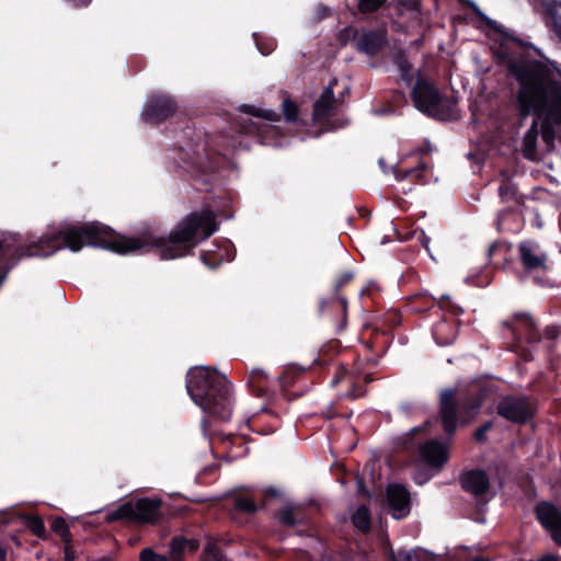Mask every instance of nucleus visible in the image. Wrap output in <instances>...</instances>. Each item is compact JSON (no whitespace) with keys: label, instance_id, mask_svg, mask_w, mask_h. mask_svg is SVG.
I'll list each match as a JSON object with an SVG mask.
<instances>
[{"label":"nucleus","instance_id":"45","mask_svg":"<svg viewBox=\"0 0 561 561\" xmlns=\"http://www.w3.org/2000/svg\"><path fill=\"white\" fill-rule=\"evenodd\" d=\"M283 114L288 123H295L298 118L299 110L295 102L290 99H285L283 102Z\"/></svg>","mask_w":561,"mask_h":561},{"label":"nucleus","instance_id":"47","mask_svg":"<svg viewBox=\"0 0 561 561\" xmlns=\"http://www.w3.org/2000/svg\"><path fill=\"white\" fill-rule=\"evenodd\" d=\"M139 561H169V557L157 553L152 548H145L140 551Z\"/></svg>","mask_w":561,"mask_h":561},{"label":"nucleus","instance_id":"9","mask_svg":"<svg viewBox=\"0 0 561 561\" xmlns=\"http://www.w3.org/2000/svg\"><path fill=\"white\" fill-rule=\"evenodd\" d=\"M537 411V400L523 393L503 396L496 404L499 416L518 425H525L533 421Z\"/></svg>","mask_w":561,"mask_h":561},{"label":"nucleus","instance_id":"46","mask_svg":"<svg viewBox=\"0 0 561 561\" xmlns=\"http://www.w3.org/2000/svg\"><path fill=\"white\" fill-rule=\"evenodd\" d=\"M493 421L484 422L473 432V439L479 444L485 443L488 439L486 433L493 428Z\"/></svg>","mask_w":561,"mask_h":561},{"label":"nucleus","instance_id":"63","mask_svg":"<svg viewBox=\"0 0 561 561\" xmlns=\"http://www.w3.org/2000/svg\"><path fill=\"white\" fill-rule=\"evenodd\" d=\"M9 519L8 518H0V523H3V524H9Z\"/></svg>","mask_w":561,"mask_h":561},{"label":"nucleus","instance_id":"29","mask_svg":"<svg viewBox=\"0 0 561 561\" xmlns=\"http://www.w3.org/2000/svg\"><path fill=\"white\" fill-rule=\"evenodd\" d=\"M335 96L333 88L327 87L313 104V117L317 121L324 119L331 115Z\"/></svg>","mask_w":561,"mask_h":561},{"label":"nucleus","instance_id":"62","mask_svg":"<svg viewBox=\"0 0 561 561\" xmlns=\"http://www.w3.org/2000/svg\"><path fill=\"white\" fill-rule=\"evenodd\" d=\"M473 561H490L483 557L476 558Z\"/></svg>","mask_w":561,"mask_h":561},{"label":"nucleus","instance_id":"32","mask_svg":"<svg viewBox=\"0 0 561 561\" xmlns=\"http://www.w3.org/2000/svg\"><path fill=\"white\" fill-rule=\"evenodd\" d=\"M381 288L375 280H369L360 290L362 307L364 310L373 311L371 308L377 304Z\"/></svg>","mask_w":561,"mask_h":561},{"label":"nucleus","instance_id":"41","mask_svg":"<svg viewBox=\"0 0 561 561\" xmlns=\"http://www.w3.org/2000/svg\"><path fill=\"white\" fill-rule=\"evenodd\" d=\"M275 517L282 526L287 528H293L299 524L298 519L294 514V510L290 506H285L278 510L275 514Z\"/></svg>","mask_w":561,"mask_h":561},{"label":"nucleus","instance_id":"33","mask_svg":"<svg viewBox=\"0 0 561 561\" xmlns=\"http://www.w3.org/2000/svg\"><path fill=\"white\" fill-rule=\"evenodd\" d=\"M425 170V163L420 161L419 164L414 168H396L393 174L397 181H421L424 178Z\"/></svg>","mask_w":561,"mask_h":561},{"label":"nucleus","instance_id":"10","mask_svg":"<svg viewBox=\"0 0 561 561\" xmlns=\"http://www.w3.org/2000/svg\"><path fill=\"white\" fill-rule=\"evenodd\" d=\"M160 499L142 497L134 504L127 502L108 515L110 522L128 520L139 524H154L160 518Z\"/></svg>","mask_w":561,"mask_h":561},{"label":"nucleus","instance_id":"22","mask_svg":"<svg viewBox=\"0 0 561 561\" xmlns=\"http://www.w3.org/2000/svg\"><path fill=\"white\" fill-rule=\"evenodd\" d=\"M270 382L268 375L261 368H253L247 378L249 390L257 398L271 399Z\"/></svg>","mask_w":561,"mask_h":561},{"label":"nucleus","instance_id":"17","mask_svg":"<svg viewBox=\"0 0 561 561\" xmlns=\"http://www.w3.org/2000/svg\"><path fill=\"white\" fill-rule=\"evenodd\" d=\"M503 325L511 331L514 339L519 343L530 344L540 341V333L528 314L517 313L512 320H505Z\"/></svg>","mask_w":561,"mask_h":561},{"label":"nucleus","instance_id":"15","mask_svg":"<svg viewBox=\"0 0 561 561\" xmlns=\"http://www.w3.org/2000/svg\"><path fill=\"white\" fill-rule=\"evenodd\" d=\"M178 111V102L168 94H152L146 102L141 117L146 123L158 125L167 121Z\"/></svg>","mask_w":561,"mask_h":561},{"label":"nucleus","instance_id":"51","mask_svg":"<svg viewBox=\"0 0 561 561\" xmlns=\"http://www.w3.org/2000/svg\"><path fill=\"white\" fill-rule=\"evenodd\" d=\"M356 484H357L358 495H360L365 499H370L371 493H370L369 489L367 488L366 482L363 477H357Z\"/></svg>","mask_w":561,"mask_h":561},{"label":"nucleus","instance_id":"59","mask_svg":"<svg viewBox=\"0 0 561 561\" xmlns=\"http://www.w3.org/2000/svg\"><path fill=\"white\" fill-rule=\"evenodd\" d=\"M5 558H7V551L0 545V561H5Z\"/></svg>","mask_w":561,"mask_h":561},{"label":"nucleus","instance_id":"42","mask_svg":"<svg viewBox=\"0 0 561 561\" xmlns=\"http://www.w3.org/2000/svg\"><path fill=\"white\" fill-rule=\"evenodd\" d=\"M204 561H229L215 543H207L203 552Z\"/></svg>","mask_w":561,"mask_h":561},{"label":"nucleus","instance_id":"36","mask_svg":"<svg viewBox=\"0 0 561 561\" xmlns=\"http://www.w3.org/2000/svg\"><path fill=\"white\" fill-rule=\"evenodd\" d=\"M240 111L254 117L264 118L270 122L280 121V114L272 110H262L256 108L253 105L243 104L240 106Z\"/></svg>","mask_w":561,"mask_h":561},{"label":"nucleus","instance_id":"55","mask_svg":"<svg viewBox=\"0 0 561 561\" xmlns=\"http://www.w3.org/2000/svg\"><path fill=\"white\" fill-rule=\"evenodd\" d=\"M420 242L425 249H428L430 238L427 236L422 233V237H420Z\"/></svg>","mask_w":561,"mask_h":561},{"label":"nucleus","instance_id":"16","mask_svg":"<svg viewBox=\"0 0 561 561\" xmlns=\"http://www.w3.org/2000/svg\"><path fill=\"white\" fill-rule=\"evenodd\" d=\"M534 513L552 541L561 547V510L550 501H540L536 504Z\"/></svg>","mask_w":561,"mask_h":561},{"label":"nucleus","instance_id":"52","mask_svg":"<svg viewBox=\"0 0 561 561\" xmlns=\"http://www.w3.org/2000/svg\"><path fill=\"white\" fill-rule=\"evenodd\" d=\"M64 553V561H75L76 554L71 547V543H65Z\"/></svg>","mask_w":561,"mask_h":561},{"label":"nucleus","instance_id":"64","mask_svg":"<svg viewBox=\"0 0 561 561\" xmlns=\"http://www.w3.org/2000/svg\"><path fill=\"white\" fill-rule=\"evenodd\" d=\"M96 561H111V560L108 558H101V559H99Z\"/></svg>","mask_w":561,"mask_h":561},{"label":"nucleus","instance_id":"54","mask_svg":"<svg viewBox=\"0 0 561 561\" xmlns=\"http://www.w3.org/2000/svg\"><path fill=\"white\" fill-rule=\"evenodd\" d=\"M524 494L528 497H535L536 496V488L534 485V482L530 480L529 484L524 488Z\"/></svg>","mask_w":561,"mask_h":561},{"label":"nucleus","instance_id":"12","mask_svg":"<svg viewBox=\"0 0 561 561\" xmlns=\"http://www.w3.org/2000/svg\"><path fill=\"white\" fill-rule=\"evenodd\" d=\"M440 309H446L451 316H443L432 328L435 342L440 346L450 345L457 337L459 323L455 316L463 313V309L454 304L448 297L438 301Z\"/></svg>","mask_w":561,"mask_h":561},{"label":"nucleus","instance_id":"27","mask_svg":"<svg viewBox=\"0 0 561 561\" xmlns=\"http://www.w3.org/2000/svg\"><path fill=\"white\" fill-rule=\"evenodd\" d=\"M546 24L561 39V0H541Z\"/></svg>","mask_w":561,"mask_h":561},{"label":"nucleus","instance_id":"40","mask_svg":"<svg viewBox=\"0 0 561 561\" xmlns=\"http://www.w3.org/2000/svg\"><path fill=\"white\" fill-rule=\"evenodd\" d=\"M253 37L259 51L264 56L270 55L276 48V41L273 37L259 33H254Z\"/></svg>","mask_w":561,"mask_h":561},{"label":"nucleus","instance_id":"56","mask_svg":"<svg viewBox=\"0 0 561 561\" xmlns=\"http://www.w3.org/2000/svg\"><path fill=\"white\" fill-rule=\"evenodd\" d=\"M538 561H558V558L553 554H546L541 557Z\"/></svg>","mask_w":561,"mask_h":561},{"label":"nucleus","instance_id":"26","mask_svg":"<svg viewBox=\"0 0 561 561\" xmlns=\"http://www.w3.org/2000/svg\"><path fill=\"white\" fill-rule=\"evenodd\" d=\"M458 2L462 7L470 9L474 13V15L481 22H483L486 26H489L490 28H492L496 33L501 34L502 36H504L507 39H511V41H513L515 43L522 44V42L518 38H516L515 36L511 35V34H508V32L506 31V28L503 25L497 24L495 21H493L492 19L488 18L473 1H471V0H458Z\"/></svg>","mask_w":561,"mask_h":561},{"label":"nucleus","instance_id":"57","mask_svg":"<svg viewBox=\"0 0 561 561\" xmlns=\"http://www.w3.org/2000/svg\"><path fill=\"white\" fill-rule=\"evenodd\" d=\"M496 247H497V243H496V242L492 243V244L489 247V250H488V256H489V257H491V256H492V254H493V252L495 251Z\"/></svg>","mask_w":561,"mask_h":561},{"label":"nucleus","instance_id":"2","mask_svg":"<svg viewBox=\"0 0 561 561\" xmlns=\"http://www.w3.org/2000/svg\"><path fill=\"white\" fill-rule=\"evenodd\" d=\"M508 75L517 82L515 108L518 125L534 115L540 119L542 140L553 145L556 126L561 125V82L543 62L519 58L507 62Z\"/></svg>","mask_w":561,"mask_h":561},{"label":"nucleus","instance_id":"24","mask_svg":"<svg viewBox=\"0 0 561 561\" xmlns=\"http://www.w3.org/2000/svg\"><path fill=\"white\" fill-rule=\"evenodd\" d=\"M341 382H346L347 386L350 387V389L345 393H343L344 398L357 399L365 394L364 386L357 385L354 381L353 376L343 365H337L334 367V377L331 380V386L335 387Z\"/></svg>","mask_w":561,"mask_h":561},{"label":"nucleus","instance_id":"1","mask_svg":"<svg viewBox=\"0 0 561 561\" xmlns=\"http://www.w3.org/2000/svg\"><path fill=\"white\" fill-rule=\"evenodd\" d=\"M206 239V209L192 211L169 233L158 237L144 232L138 237H125L100 221L67 225L37 241L19 245L10 253L11 245L0 239V254L8 257L0 264V286L9 272L26 257H46L64 248L79 252L84 245L101 248L119 255L144 254L156 251L161 260H175L190 255Z\"/></svg>","mask_w":561,"mask_h":561},{"label":"nucleus","instance_id":"7","mask_svg":"<svg viewBox=\"0 0 561 561\" xmlns=\"http://www.w3.org/2000/svg\"><path fill=\"white\" fill-rule=\"evenodd\" d=\"M401 321L400 311L389 309L381 314L375 316L371 322L365 324L363 340L366 347L374 355V357L367 359L371 365H377L379 359L386 354L393 341L392 331L401 324Z\"/></svg>","mask_w":561,"mask_h":561},{"label":"nucleus","instance_id":"11","mask_svg":"<svg viewBox=\"0 0 561 561\" xmlns=\"http://www.w3.org/2000/svg\"><path fill=\"white\" fill-rule=\"evenodd\" d=\"M517 259L526 274L546 273L550 270V260L541 244L526 239L517 244Z\"/></svg>","mask_w":561,"mask_h":561},{"label":"nucleus","instance_id":"5","mask_svg":"<svg viewBox=\"0 0 561 561\" xmlns=\"http://www.w3.org/2000/svg\"><path fill=\"white\" fill-rule=\"evenodd\" d=\"M414 107L426 116L440 122H454L459 118L458 100L440 93L436 84L420 71L411 90Z\"/></svg>","mask_w":561,"mask_h":561},{"label":"nucleus","instance_id":"49","mask_svg":"<svg viewBox=\"0 0 561 561\" xmlns=\"http://www.w3.org/2000/svg\"><path fill=\"white\" fill-rule=\"evenodd\" d=\"M321 415L327 420H332L335 417H350L351 414L340 412L336 404L331 403L322 410Z\"/></svg>","mask_w":561,"mask_h":561},{"label":"nucleus","instance_id":"38","mask_svg":"<svg viewBox=\"0 0 561 561\" xmlns=\"http://www.w3.org/2000/svg\"><path fill=\"white\" fill-rule=\"evenodd\" d=\"M355 278V274L351 271H344L336 275L333 286L332 294L336 296H344L343 289L348 286Z\"/></svg>","mask_w":561,"mask_h":561},{"label":"nucleus","instance_id":"19","mask_svg":"<svg viewBox=\"0 0 561 561\" xmlns=\"http://www.w3.org/2000/svg\"><path fill=\"white\" fill-rule=\"evenodd\" d=\"M459 482L463 491L471 493L478 500L482 499L491 486L486 472L478 468L462 472Z\"/></svg>","mask_w":561,"mask_h":561},{"label":"nucleus","instance_id":"8","mask_svg":"<svg viewBox=\"0 0 561 561\" xmlns=\"http://www.w3.org/2000/svg\"><path fill=\"white\" fill-rule=\"evenodd\" d=\"M430 421L415 426L401 438V446L407 451L417 449L420 459L432 468L439 469L448 460V450L446 446L437 439L423 442L427 433Z\"/></svg>","mask_w":561,"mask_h":561},{"label":"nucleus","instance_id":"61","mask_svg":"<svg viewBox=\"0 0 561 561\" xmlns=\"http://www.w3.org/2000/svg\"><path fill=\"white\" fill-rule=\"evenodd\" d=\"M373 378L369 375L365 376V383L371 382Z\"/></svg>","mask_w":561,"mask_h":561},{"label":"nucleus","instance_id":"30","mask_svg":"<svg viewBox=\"0 0 561 561\" xmlns=\"http://www.w3.org/2000/svg\"><path fill=\"white\" fill-rule=\"evenodd\" d=\"M436 306V299L427 293H416L407 298V308L413 313H424Z\"/></svg>","mask_w":561,"mask_h":561},{"label":"nucleus","instance_id":"60","mask_svg":"<svg viewBox=\"0 0 561 561\" xmlns=\"http://www.w3.org/2000/svg\"><path fill=\"white\" fill-rule=\"evenodd\" d=\"M547 335H548L549 337H554V336H556V333H554L553 329L547 328Z\"/></svg>","mask_w":561,"mask_h":561},{"label":"nucleus","instance_id":"4","mask_svg":"<svg viewBox=\"0 0 561 561\" xmlns=\"http://www.w3.org/2000/svg\"><path fill=\"white\" fill-rule=\"evenodd\" d=\"M489 396L490 387L483 382L470 383L460 394L455 388L443 389L438 398L437 419L445 435L453 437L458 426L471 424Z\"/></svg>","mask_w":561,"mask_h":561},{"label":"nucleus","instance_id":"20","mask_svg":"<svg viewBox=\"0 0 561 561\" xmlns=\"http://www.w3.org/2000/svg\"><path fill=\"white\" fill-rule=\"evenodd\" d=\"M524 222L523 214L517 209V207H507L499 211L495 220V227L499 232L508 231L517 233L524 227Z\"/></svg>","mask_w":561,"mask_h":561},{"label":"nucleus","instance_id":"58","mask_svg":"<svg viewBox=\"0 0 561 561\" xmlns=\"http://www.w3.org/2000/svg\"><path fill=\"white\" fill-rule=\"evenodd\" d=\"M314 364L319 365V366H324L327 365V360L322 359L320 356H318L317 358H314L313 360Z\"/></svg>","mask_w":561,"mask_h":561},{"label":"nucleus","instance_id":"18","mask_svg":"<svg viewBox=\"0 0 561 561\" xmlns=\"http://www.w3.org/2000/svg\"><path fill=\"white\" fill-rule=\"evenodd\" d=\"M213 249L201 252V261L209 268L216 270L224 262H232L236 257V248L228 239L215 240Z\"/></svg>","mask_w":561,"mask_h":561},{"label":"nucleus","instance_id":"31","mask_svg":"<svg viewBox=\"0 0 561 561\" xmlns=\"http://www.w3.org/2000/svg\"><path fill=\"white\" fill-rule=\"evenodd\" d=\"M393 64L397 66L400 73V79L410 87L416 75L414 73L413 65L410 62L404 50H398L393 56Z\"/></svg>","mask_w":561,"mask_h":561},{"label":"nucleus","instance_id":"37","mask_svg":"<svg viewBox=\"0 0 561 561\" xmlns=\"http://www.w3.org/2000/svg\"><path fill=\"white\" fill-rule=\"evenodd\" d=\"M233 508L238 513L252 515L259 511V505L252 497L238 495L233 500Z\"/></svg>","mask_w":561,"mask_h":561},{"label":"nucleus","instance_id":"48","mask_svg":"<svg viewBox=\"0 0 561 561\" xmlns=\"http://www.w3.org/2000/svg\"><path fill=\"white\" fill-rule=\"evenodd\" d=\"M386 556L387 561H412V553L410 551L400 550L397 556L391 547L388 548Z\"/></svg>","mask_w":561,"mask_h":561},{"label":"nucleus","instance_id":"53","mask_svg":"<svg viewBox=\"0 0 561 561\" xmlns=\"http://www.w3.org/2000/svg\"><path fill=\"white\" fill-rule=\"evenodd\" d=\"M265 499H276L280 495V492L274 486H267L263 491Z\"/></svg>","mask_w":561,"mask_h":561},{"label":"nucleus","instance_id":"50","mask_svg":"<svg viewBox=\"0 0 561 561\" xmlns=\"http://www.w3.org/2000/svg\"><path fill=\"white\" fill-rule=\"evenodd\" d=\"M240 133L248 135L259 134L260 125L253 122L251 118H247L240 125Z\"/></svg>","mask_w":561,"mask_h":561},{"label":"nucleus","instance_id":"28","mask_svg":"<svg viewBox=\"0 0 561 561\" xmlns=\"http://www.w3.org/2000/svg\"><path fill=\"white\" fill-rule=\"evenodd\" d=\"M503 179L499 186V197L502 203L513 202L516 207L523 206L525 203V196L518 192L517 185L506 176L502 174Z\"/></svg>","mask_w":561,"mask_h":561},{"label":"nucleus","instance_id":"14","mask_svg":"<svg viewBox=\"0 0 561 561\" xmlns=\"http://www.w3.org/2000/svg\"><path fill=\"white\" fill-rule=\"evenodd\" d=\"M319 318L328 317L336 334H341L347 327V299L345 296L331 294L319 299L317 307Z\"/></svg>","mask_w":561,"mask_h":561},{"label":"nucleus","instance_id":"13","mask_svg":"<svg viewBox=\"0 0 561 561\" xmlns=\"http://www.w3.org/2000/svg\"><path fill=\"white\" fill-rule=\"evenodd\" d=\"M350 34L353 41L357 39L355 45L357 51L369 57L377 56L388 44V32L382 27L366 31L362 35L357 28L345 27L341 32V37Z\"/></svg>","mask_w":561,"mask_h":561},{"label":"nucleus","instance_id":"34","mask_svg":"<svg viewBox=\"0 0 561 561\" xmlns=\"http://www.w3.org/2000/svg\"><path fill=\"white\" fill-rule=\"evenodd\" d=\"M352 523L360 531H369L371 527V516L369 507L365 504L359 505L352 516Z\"/></svg>","mask_w":561,"mask_h":561},{"label":"nucleus","instance_id":"39","mask_svg":"<svg viewBox=\"0 0 561 561\" xmlns=\"http://www.w3.org/2000/svg\"><path fill=\"white\" fill-rule=\"evenodd\" d=\"M51 530L58 535L65 543H71L72 534L65 518L56 517L51 523Z\"/></svg>","mask_w":561,"mask_h":561},{"label":"nucleus","instance_id":"43","mask_svg":"<svg viewBox=\"0 0 561 561\" xmlns=\"http://www.w3.org/2000/svg\"><path fill=\"white\" fill-rule=\"evenodd\" d=\"M388 0H358L357 9L363 14L375 13L385 7Z\"/></svg>","mask_w":561,"mask_h":561},{"label":"nucleus","instance_id":"25","mask_svg":"<svg viewBox=\"0 0 561 561\" xmlns=\"http://www.w3.org/2000/svg\"><path fill=\"white\" fill-rule=\"evenodd\" d=\"M539 136V123L538 119H533L529 129L523 137L522 141V153L523 157L529 161H536L538 159L537 142Z\"/></svg>","mask_w":561,"mask_h":561},{"label":"nucleus","instance_id":"3","mask_svg":"<svg viewBox=\"0 0 561 561\" xmlns=\"http://www.w3.org/2000/svg\"><path fill=\"white\" fill-rule=\"evenodd\" d=\"M186 390L192 401L206 414L228 422L233 411L232 385L216 369L194 367L186 374Z\"/></svg>","mask_w":561,"mask_h":561},{"label":"nucleus","instance_id":"35","mask_svg":"<svg viewBox=\"0 0 561 561\" xmlns=\"http://www.w3.org/2000/svg\"><path fill=\"white\" fill-rule=\"evenodd\" d=\"M25 526L30 531L39 539L46 540L48 538L44 520L38 515H25Z\"/></svg>","mask_w":561,"mask_h":561},{"label":"nucleus","instance_id":"21","mask_svg":"<svg viewBox=\"0 0 561 561\" xmlns=\"http://www.w3.org/2000/svg\"><path fill=\"white\" fill-rule=\"evenodd\" d=\"M387 502L392 511L404 516L410 510V493L402 484H390L387 488Z\"/></svg>","mask_w":561,"mask_h":561},{"label":"nucleus","instance_id":"23","mask_svg":"<svg viewBox=\"0 0 561 561\" xmlns=\"http://www.w3.org/2000/svg\"><path fill=\"white\" fill-rule=\"evenodd\" d=\"M199 549V540L178 535L169 542V561H183L186 551L196 552Z\"/></svg>","mask_w":561,"mask_h":561},{"label":"nucleus","instance_id":"44","mask_svg":"<svg viewBox=\"0 0 561 561\" xmlns=\"http://www.w3.org/2000/svg\"><path fill=\"white\" fill-rule=\"evenodd\" d=\"M298 373L295 371L291 367L286 368L278 377L277 382L282 389V391H286L297 379Z\"/></svg>","mask_w":561,"mask_h":561},{"label":"nucleus","instance_id":"6","mask_svg":"<svg viewBox=\"0 0 561 561\" xmlns=\"http://www.w3.org/2000/svg\"><path fill=\"white\" fill-rule=\"evenodd\" d=\"M191 152L187 172L196 191L210 192L216 183V171L221 167L222 156L210 149L206 139L188 144Z\"/></svg>","mask_w":561,"mask_h":561}]
</instances>
